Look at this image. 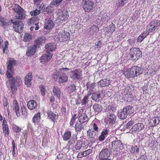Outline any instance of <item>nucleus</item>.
<instances>
[{
	"label": "nucleus",
	"instance_id": "f257e3e1",
	"mask_svg": "<svg viewBox=\"0 0 160 160\" xmlns=\"http://www.w3.org/2000/svg\"><path fill=\"white\" fill-rule=\"evenodd\" d=\"M142 56V52L138 48H132L130 49V52L127 57L133 60L137 61Z\"/></svg>",
	"mask_w": 160,
	"mask_h": 160
},
{
	"label": "nucleus",
	"instance_id": "f03ea898",
	"mask_svg": "<svg viewBox=\"0 0 160 160\" xmlns=\"http://www.w3.org/2000/svg\"><path fill=\"white\" fill-rule=\"evenodd\" d=\"M65 69L68 68H62L59 70V72L53 75L54 78L59 83L66 82L68 80V78L64 72Z\"/></svg>",
	"mask_w": 160,
	"mask_h": 160
},
{
	"label": "nucleus",
	"instance_id": "7ed1b4c3",
	"mask_svg": "<svg viewBox=\"0 0 160 160\" xmlns=\"http://www.w3.org/2000/svg\"><path fill=\"white\" fill-rule=\"evenodd\" d=\"M141 69L137 66L132 67L129 70L125 71V76L127 78H133L139 75L140 74Z\"/></svg>",
	"mask_w": 160,
	"mask_h": 160
},
{
	"label": "nucleus",
	"instance_id": "20e7f679",
	"mask_svg": "<svg viewBox=\"0 0 160 160\" xmlns=\"http://www.w3.org/2000/svg\"><path fill=\"white\" fill-rule=\"evenodd\" d=\"M12 23L13 24V28L15 32L19 33L23 31V24L22 21L17 20L15 18L11 20Z\"/></svg>",
	"mask_w": 160,
	"mask_h": 160
},
{
	"label": "nucleus",
	"instance_id": "39448f33",
	"mask_svg": "<svg viewBox=\"0 0 160 160\" xmlns=\"http://www.w3.org/2000/svg\"><path fill=\"white\" fill-rule=\"evenodd\" d=\"M94 4L93 2L89 0H82L81 5L86 12H89L93 8Z\"/></svg>",
	"mask_w": 160,
	"mask_h": 160
},
{
	"label": "nucleus",
	"instance_id": "423d86ee",
	"mask_svg": "<svg viewBox=\"0 0 160 160\" xmlns=\"http://www.w3.org/2000/svg\"><path fill=\"white\" fill-rule=\"evenodd\" d=\"M16 64V61L13 59H11L9 62V64L8 65L7 72L6 75L8 78H9L12 76L13 73V66H15Z\"/></svg>",
	"mask_w": 160,
	"mask_h": 160
},
{
	"label": "nucleus",
	"instance_id": "0eeeda50",
	"mask_svg": "<svg viewBox=\"0 0 160 160\" xmlns=\"http://www.w3.org/2000/svg\"><path fill=\"white\" fill-rule=\"evenodd\" d=\"M109 146V148L113 151L117 150L118 149L122 150L123 148L122 143L119 140L112 141L111 145L110 144Z\"/></svg>",
	"mask_w": 160,
	"mask_h": 160
},
{
	"label": "nucleus",
	"instance_id": "6e6552de",
	"mask_svg": "<svg viewBox=\"0 0 160 160\" xmlns=\"http://www.w3.org/2000/svg\"><path fill=\"white\" fill-rule=\"evenodd\" d=\"M70 34L68 32L62 31L59 32L57 39L60 42H63L70 39Z\"/></svg>",
	"mask_w": 160,
	"mask_h": 160
},
{
	"label": "nucleus",
	"instance_id": "1a4fd4ad",
	"mask_svg": "<svg viewBox=\"0 0 160 160\" xmlns=\"http://www.w3.org/2000/svg\"><path fill=\"white\" fill-rule=\"evenodd\" d=\"M160 25V21L157 20L152 22L147 26V29H148V32H153Z\"/></svg>",
	"mask_w": 160,
	"mask_h": 160
},
{
	"label": "nucleus",
	"instance_id": "9d476101",
	"mask_svg": "<svg viewBox=\"0 0 160 160\" xmlns=\"http://www.w3.org/2000/svg\"><path fill=\"white\" fill-rule=\"evenodd\" d=\"M52 53L47 52L43 55L40 58V61L42 63L44 64L49 62L52 58Z\"/></svg>",
	"mask_w": 160,
	"mask_h": 160
},
{
	"label": "nucleus",
	"instance_id": "9b49d317",
	"mask_svg": "<svg viewBox=\"0 0 160 160\" xmlns=\"http://www.w3.org/2000/svg\"><path fill=\"white\" fill-rule=\"evenodd\" d=\"M144 127L143 124L138 123L134 125L131 129V131L132 134L139 132L141 131Z\"/></svg>",
	"mask_w": 160,
	"mask_h": 160
},
{
	"label": "nucleus",
	"instance_id": "f8f14e48",
	"mask_svg": "<svg viewBox=\"0 0 160 160\" xmlns=\"http://www.w3.org/2000/svg\"><path fill=\"white\" fill-rule=\"evenodd\" d=\"M69 15L68 12L66 10H63L58 17V20H60V22L62 23L63 21H66L68 18Z\"/></svg>",
	"mask_w": 160,
	"mask_h": 160
},
{
	"label": "nucleus",
	"instance_id": "ddd939ff",
	"mask_svg": "<svg viewBox=\"0 0 160 160\" xmlns=\"http://www.w3.org/2000/svg\"><path fill=\"white\" fill-rule=\"evenodd\" d=\"M110 155V150L107 148H103L100 152L99 156V158H108Z\"/></svg>",
	"mask_w": 160,
	"mask_h": 160
},
{
	"label": "nucleus",
	"instance_id": "4468645a",
	"mask_svg": "<svg viewBox=\"0 0 160 160\" xmlns=\"http://www.w3.org/2000/svg\"><path fill=\"white\" fill-rule=\"evenodd\" d=\"M32 79V73H28L24 78L25 84L28 87H30L31 85V81Z\"/></svg>",
	"mask_w": 160,
	"mask_h": 160
},
{
	"label": "nucleus",
	"instance_id": "2eb2a0df",
	"mask_svg": "<svg viewBox=\"0 0 160 160\" xmlns=\"http://www.w3.org/2000/svg\"><path fill=\"white\" fill-rule=\"evenodd\" d=\"M70 75L71 78L73 80L78 79L81 77L80 72L78 70L71 71Z\"/></svg>",
	"mask_w": 160,
	"mask_h": 160
},
{
	"label": "nucleus",
	"instance_id": "dca6fc26",
	"mask_svg": "<svg viewBox=\"0 0 160 160\" xmlns=\"http://www.w3.org/2000/svg\"><path fill=\"white\" fill-rule=\"evenodd\" d=\"M36 46L35 45L30 46L28 48V50L26 53V55L28 56L32 55L36 52Z\"/></svg>",
	"mask_w": 160,
	"mask_h": 160
},
{
	"label": "nucleus",
	"instance_id": "f3484780",
	"mask_svg": "<svg viewBox=\"0 0 160 160\" xmlns=\"http://www.w3.org/2000/svg\"><path fill=\"white\" fill-rule=\"evenodd\" d=\"M53 22L49 19H46L45 21L44 27L47 29L52 28L54 26Z\"/></svg>",
	"mask_w": 160,
	"mask_h": 160
},
{
	"label": "nucleus",
	"instance_id": "a211bd4d",
	"mask_svg": "<svg viewBox=\"0 0 160 160\" xmlns=\"http://www.w3.org/2000/svg\"><path fill=\"white\" fill-rule=\"evenodd\" d=\"M47 113L48 115V118L54 122L58 118V113L56 112H54L51 111H48L47 112Z\"/></svg>",
	"mask_w": 160,
	"mask_h": 160
},
{
	"label": "nucleus",
	"instance_id": "6ab92c4d",
	"mask_svg": "<svg viewBox=\"0 0 160 160\" xmlns=\"http://www.w3.org/2000/svg\"><path fill=\"white\" fill-rule=\"evenodd\" d=\"M52 92L55 96L60 99L62 93L59 88L56 86H54L53 88Z\"/></svg>",
	"mask_w": 160,
	"mask_h": 160
},
{
	"label": "nucleus",
	"instance_id": "aec40b11",
	"mask_svg": "<svg viewBox=\"0 0 160 160\" xmlns=\"http://www.w3.org/2000/svg\"><path fill=\"white\" fill-rule=\"evenodd\" d=\"M99 28L96 26L93 25L90 27L88 32L91 35L96 34L98 32Z\"/></svg>",
	"mask_w": 160,
	"mask_h": 160
},
{
	"label": "nucleus",
	"instance_id": "412c9836",
	"mask_svg": "<svg viewBox=\"0 0 160 160\" xmlns=\"http://www.w3.org/2000/svg\"><path fill=\"white\" fill-rule=\"evenodd\" d=\"M26 12L24 10L20 12L19 13H16L15 14V19L21 20L24 19L26 17L25 14Z\"/></svg>",
	"mask_w": 160,
	"mask_h": 160
},
{
	"label": "nucleus",
	"instance_id": "4be33fe9",
	"mask_svg": "<svg viewBox=\"0 0 160 160\" xmlns=\"http://www.w3.org/2000/svg\"><path fill=\"white\" fill-rule=\"evenodd\" d=\"M45 48L47 50V52H52L56 48V46L54 43H49L45 46Z\"/></svg>",
	"mask_w": 160,
	"mask_h": 160
},
{
	"label": "nucleus",
	"instance_id": "5701e85b",
	"mask_svg": "<svg viewBox=\"0 0 160 160\" xmlns=\"http://www.w3.org/2000/svg\"><path fill=\"white\" fill-rule=\"evenodd\" d=\"M115 30V26L113 23L111 24L109 26L105 28V31L108 33H112Z\"/></svg>",
	"mask_w": 160,
	"mask_h": 160
},
{
	"label": "nucleus",
	"instance_id": "b1692460",
	"mask_svg": "<svg viewBox=\"0 0 160 160\" xmlns=\"http://www.w3.org/2000/svg\"><path fill=\"white\" fill-rule=\"evenodd\" d=\"M83 123L79 121H77L75 124L74 128L77 132H80L84 128Z\"/></svg>",
	"mask_w": 160,
	"mask_h": 160
},
{
	"label": "nucleus",
	"instance_id": "393cba45",
	"mask_svg": "<svg viewBox=\"0 0 160 160\" xmlns=\"http://www.w3.org/2000/svg\"><path fill=\"white\" fill-rule=\"evenodd\" d=\"M2 126L3 133L5 134V135L7 137L9 134L8 128L7 123L5 119L3 121Z\"/></svg>",
	"mask_w": 160,
	"mask_h": 160
},
{
	"label": "nucleus",
	"instance_id": "a878e982",
	"mask_svg": "<svg viewBox=\"0 0 160 160\" xmlns=\"http://www.w3.org/2000/svg\"><path fill=\"white\" fill-rule=\"evenodd\" d=\"M45 42L44 37H42L37 39L34 42V44L36 46V47L39 46L40 45H42Z\"/></svg>",
	"mask_w": 160,
	"mask_h": 160
},
{
	"label": "nucleus",
	"instance_id": "bb28decb",
	"mask_svg": "<svg viewBox=\"0 0 160 160\" xmlns=\"http://www.w3.org/2000/svg\"><path fill=\"white\" fill-rule=\"evenodd\" d=\"M78 120L79 122L83 123L85 122H88V118L86 114L85 113H83L79 117Z\"/></svg>",
	"mask_w": 160,
	"mask_h": 160
},
{
	"label": "nucleus",
	"instance_id": "cd10ccee",
	"mask_svg": "<svg viewBox=\"0 0 160 160\" xmlns=\"http://www.w3.org/2000/svg\"><path fill=\"white\" fill-rule=\"evenodd\" d=\"M38 18V17H32L29 19L28 21V23L29 25L31 26L33 25H38V23L36 21Z\"/></svg>",
	"mask_w": 160,
	"mask_h": 160
},
{
	"label": "nucleus",
	"instance_id": "c85d7f7f",
	"mask_svg": "<svg viewBox=\"0 0 160 160\" xmlns=\"http://www.w3.org/2000/svg\"><path fill=\"white\" fill-rule=\"evenodd\" d=\"M160 121L158 117H154L150 120V125L151 126H156L159 123Z\"/></svg>",
	"mask_w": 160,
	"mask_h": 160
},
{
	"label": "nucleus",
	"instance_id": "c756f323",
	"mask_svg": "<svg viewBox=\"0 0 160 160\" xmlns=\"http://www.w3.org/2000/svg\"><path fill=\"white\" fill-rule=\"evenodd\" d=\"M8 78L9 79V81H12V80H14V83L18 86L20 84L22 83V80L19 77H17L15 78H13L12 76V77Z\"/></svg>",
	"mask_w": 160,
	"mask_h": 160
},
{
	"label": "nucleus",
	"instance_id": "7c9ffc66",
	"mask_svg": "<svg viewBox=\"0 0 160 160\" xmlns=\"http://www.w3.org/2000/svg\"><path fill=\"white\" fill-rule=\"evenodd\" d=\"M37 105L36 102L33 100L29 101L27 104L28 108L30 110H33L35 109L37 107Z\"/></svg>",
	"mask_w": 160,
	"mask_h": 160
},
{
	"label": "nucleus",
	"instance_id": "2f4dec72",
	"mask_svg": "<svg viewBox=\"0 0 160 160\" xmlns=\"http://www.w3.org/2000/svg\"><path fill=\"white\" fill-rule=\"evenodd\" d=\"M12 9L16 13H19L24 10L18 4H15L12 6Z\"/></svg>",
	"mask_w": 160,
	"mask_h": 160
},
{
	"label": "nucleus",
	"instance_id": "473e14b6",
	"mask_svg": "<svg viewBox=\"0 0 160 160\" xmlns=\"http://www.w3.org/2000/svg\"><path fill=\"white\" fill-rule=\"evenodd\" d=\"M13 109L15 111L16 114L18 117H19L20 116V109L19 107V105L17 101H14V102Z\"/></svg>",
	"mask_w": 160,
	"mask_h": 160
},
{
	"label": "nucleus",
	"instance_id": "72a5a7b5",
	"mask_svg": "<svg viewBox=\"0 0 160 160\" xmlns=\"http://www.w3.org/2000/svg\"><path fill=\"white\" fill-rule=\"evenodd\" d=\"M110 84V81L107 79L101 80L98 82V85L102 87L108 86Z\"/></svg>",
	"mask_w": 160,
	"mask_h": 160
},
{
	"label": "nucleus",
	"instance_id": "f704fd0d",
	"mask_svg": "<svg viewBox=\"0 0 160 160\" xmlns=\"http://www.w3.org/2000/svg\"><path fill=\"white\" fill-rule=\"evenodd\" d=\"M86 146L85 145L84 142L80 140H78L75 146V148L77 150H79L82 147L84 148Z\"/></svg>",
	"mask_w": 160,
	"mask_h": 160
},
{
	"label": "nucleus",
	"instance_id": "c9c22d12",
	"mask_svg": "<svg viewBox=\"0 0 160 160\" xmlns=\"http://www.w3.org/2000/svg\"><path fill=\"white\" fill-rule=\"evenodd\" d=\"M42 7V9H44V10L43 12H44V14H48V13L52 12L53 11V9H52V8L53 7H52L51 6L50 4V6H48L45 9V6L41 4L40 6V8Z\"/></svg>",
	"mask_w": 160,
	"mask_h": 160
},
{
	"label": "nucleus",
	"instance_id": "e433bc0d",
	"mask_svg": "<svg viewBox=\"0 0 160 160\" xmlns=\"http://www.w3.org/2000/svg\"><path fill=\"white\" fill-rule=\"evenodd\" d=\"M71 136V132L70 131H66L62 135L63 140L67 141L69 140Z\"/></svg>",
	"mask_w": 160,
	"mask_h": 160
},
{
	"label": "nucleus",
	"instance_id": "4c0bfd02",
	"mask_svg": "<svg viewBox=\"0 0 160 160\" xmlns=\"http://www.w3.org/2000/svg\"><path fill=\"white\" fill-rule=\"evenodd\" d=\"M124 112H126L128 115L131 114L134 112V109L131 106H128L124 108L123 109Z\"/></svg>",
	"mask_w": 160,
	"mask_h": 160
},
{
	"label": "nucleus",
	"instance_id": "58836bf2",
	"mask_svg": "<svg viewBox=\"0 0 160 160\" xmlns=\"http://www.w3.org/2000/svg\"><path fill=\"white\" fill-rule=\"evenodd\" d=\"M149 32L148 31H144L140 35L138 38V42H141L148 35Z\"/></svg>",
	"mask_w": 160,
	"mask_h": 160
},
{
	"label": "nucleus",
	"instance_id": "ea45409f",
	"mask_svg": "<svg viewBox=\"0 0 160 160\" xmlns=\"http://www.w3.org/2000/svg\"><path fill=\"white\" fill-rule=\"evenodd\" d=\"M102 93L101 91L96 92L92 94L91 98L93 100L96 101L100 97Z\"/></svg>",
	"mask_w": 160,
	"mask_h": 160
},
{
	"label": "nucleus",
	"instance_id": "a19ab883",
	"mask_svg": "<svg viewBox=\"0 0 160 160\" xmlns=\"http://www.w3.org/2000/svg\"><path fill=\"white\" fill-rule=\"evenodd\" d=\"M93 108L94 111L97 114L101 111L102 107L101 105L97 104H95L93 106Z\"/></svg>",
	"mask_w": 160,
	"mask_h": 160
},
{
	"label": "nucleus",
	"instance_id": "79ce46f5",
	"mask_svg": "<svg viewBox=\"0 0 160 160\" xmlns=\"http://www.w3.org/2000/svg\"><path fill=\"white\" fill-rule=\"evenodd\" d=\"M14 80L9 81L11 86V89L13 94H14L17 90V86H18L14 83Z\"/></svg>",
	"mask_w": 160,
	"mask_h": 160
},
{
	"label": "nucleus",
	"instance_id": "37998d69",
	"mask_svg": "<svg viewBox=\"0 0 160 160\" xmlns=\"http://www.w3.org/2000/svg\"><path fill=\"white\" fill-rule=\"evenodd\" d=\"M108 119L110 123L113 124L116 120V116L113 114L110 115L108 117Z\"/></svg>",
	"mask_w": 160,
	"mask_h": 160
},
{
	"label": "nucleus",
	"instance_id": "c03bdc74",
	"mask_svg": "<svg viewBox=\"0 0 160 160\" xmlns=\"http://www.w3.org/2000/svg\"><path fill=\"white\" fill-rule=\"evenodd\" d=\"M130 151L132 153L136 155L139 151V148L137 146H132Z\"/></svg>",
	"mask_w": 160,
	"mask_h": 160
},
{
	"label": "nucleus",
	"instance_id": "a18cd8bd",
	"mask_svg": "<svg viewBox=\"0 0 160 160\" xmlns=\"http://www.w3.org/2000/svg\"><path fill=\"white\" fill-rule=\"evenodd\" d=\"M63 0H53L50 3L51 6L54 7L59 5L62 2Z\"/></svg>",
	"mask_w": 160,
	"mask_h": 160
},
{
	"label": "nucleus",
	"instance_id": "49530a36",
	"mask_svg": "<svg viewBox=\"0 0 160 160\" xmlns=\"http://www.w3.org/2000/svg\"><path fill=\"white\" fill-rule=\"evenodd\" d=\"M129 0H117L116 3V5L118 6H122L127 3Z\"/></svg>",
	"mask_w": 160,
	"mask_h": 160
},
{
	"label": "nucleus",
	"instance_id": "de8ad7c7",
	"mask_svg": "<svg viewBox=\"0 0 160 160\" xmlns=\"http://www.w3.org/2000/svg\"><path fill=\"white\" fill-rule=\"evenodd\" d=\"M88 134L89 138L95 139L97 137V133H95L94 131L89 130L88 131Z\"/></svg>",
	"mask_w": 160,
	"mask_h": 160
},
{
	"label": "nucleus",
	"instance_id": "09e8293b",
	"mask_svg": "<svg viewBox=\"0 0 160 160\" xmlns=\"http://www.w3.org/2000/svg\"><path fill=\"white\" fill-rule=\"evenodd\" d=\"M40 113L38 112L35 114L32 118V120L33 122L35 123L39 122L40 119Z\"/></svg>",
	"mask_w": 160,
	"mask_h": 160
},
{
	"label": "nucleus",
	"instance_id": "8fccbe9b",
	"mask_svg": "<svg viewBox=\"0 0 160 160\" xmlns=\"http://www.w3.org/2000/svg\"><path fill=\"white\" fill-rule=\"evenodd\" d=\"M77 141V138L76 137H72L70 138L69 140L68 141V146L69 148H70V146L74 145L75 142Z\"/></svg>",
	"mask_w": 160,
	"mask_h": 160
},
{
	"label": "nucleus",
	"instance_id": "3c124183",
	"mask_svg": "<svg viewBox=\"0 0 160 160\" xmlns=\"http://www.w3.org/2000/svg\"><path fill=\"white\" fill-rule=\"evenodd\" d=\"M124 110L122 109V111L118 113V117L122 119H125L127 116V114L124 112Z\"/></svg>",
	"mask_w": 160,
	"mask_h": 160
},
{
	"label": "nucleus",
	"instance_id": "603ef678",
	"mask_svg": "<svg viewBox=\"0 0 160 160\" xmlns=\"http://www.w3.org/2000/svg\"><path fill=\"white\" fill-rule=\"evenodd\" d=\"M95 84L94 83H88L87 84V88L89 89L90 90H91V92L90 93V91L88 92V95L89 96H90L91 94V93L92 92V90L95 87Z\"/></svg>",
	"mask_w": 160,
	"mask_h": 160
},
{
	"label": "nucleus",
	"instance_id": "864d4df0",
	"mask_svg": "<svg viewBox=\"0 0 160 160\" xmlns=\"http://www.w3.org/2000/svg\"><path fill=\"white\" fill-rule=\"evenodd\" d=\"M89 99L88 96L87 95L84 96L81 102L82 105H86L87 103H88L89 101H90L89 100Z\"/></svg>",
	"mask_w": 160,
	"mask_h": 160
},
{
	"label": "nucleus",
	"instance_id": "5fc2aeb1",
	"mask_svg": "<svg viewBox=\"0 0 160 160\" xmlns=\"http://www.w3.org/2000/svg\"><path fill=\"white\" fill-rule=\"evenodd\" d=\"M31 35L29 33H25L23 38V41L25 42L28 41L32 39Z\"/></svg>",
	"mask_w": 160,
	"mask_h": 160
},
{
	"label": "nucleus",
	"instance_id": "6e6d98bb",
	"mask_svg": "<svg viewBox=\"0 0 160 160\" xmlns=\"http://www.w3.org/2000/svg\"><path fill=\"white\" fill-rule=\"evenodd\" d=\"M40 13V11L37 9L33 10L30 12V14L32 16H36L39 15Z\"/></svg>",
	"mask_w": 160,
	"mask_h": 160
},
{
	"label": "nucleus",
	"instance_id": "4d7b16f0",
	"mask_svg": "<svg viewBox=\"0 0 160 160\" xmlns=\"http://www.w3.org/2000/svg\"><path fill=\"white\" fill-rule=\"evenodd\" d=\"M106 15L104 14L102 15V14H100L98 16V18L99 19H101L102 21H108V16L106 17Z\"/></svg>",
	"mask_w": 160,
	"mask_h": 160
},
{
	"label": "nucleus",
	"instance_id": "13d9d810",
	"mask_svg": "<svg viewBox=\"0 0 160 160\" xmlns=\"http://www.w3.org/2000/svg\"><path fill=\"white\" fill-rule=\"evenodd\" d=\"M68 89L69 92H73L76 90V86L74 84H71L68 87Z\"/></svg>",
	"mask_w": 160,
	"mask_h": 160
},
{
	"label": "nucleus",
	"instance_id": "bf43d9fd",
	"mask_svg": "<svg viewBox=\"0 0 160 160\" xmlns=\"http://www.w3.org/2000/svg\"><path fill=\"white\" fill-rule=\"evenodd\" d=\"M92 129L93 130L92 131H94L96 133H97L98 132L99 129L97 125L95 123L93 124Z\"/></svg>",
	"mask_w": 160,
	"mask_h": 160
},
{
	"label": "nucleus",
	"instance_id": "052dcab7",
	"mask_svg": "<svg viewBox=\"0 0 160 160\" xmlns=\"http://www.w3.org/2000/svg\"><path fill=\"white\" fill-rule=\"evenodd\" d=\"M22 113L23 116H25L27 114V109L25 106H22L21 107Z\"/></svg>",
	"mask_w": 160,
	"mask_h": 160
},
{
	"label": "nucleus",
	"instance_id": "680f3d73",
	"mask_svg": "<svg viewBox=\"0 0 160 160\" xmlns=\"http://www.w3.org/2000/svg\"><path fill=\"white\" fill-rule=\"evenodd\" d=\"M77 115L76 114H74L72 117L71 121L70 122V126L73 125L74 122L77 119Z\"/></svg>",
	"mask_w": 160,
	"mask_h": 160
},
{
	"label": "nucleus",
	"instance_id": "e2e57ef3",
	"mask_svg": "<svg viewBox=\"0 0 160 160\" xmlns=\"http://www.w3.org/2000/svg\"><path fill=\"white\" fill-rule=\"evenodd\" d=\"M92 152V150L89 149L84 151L82 152V155H83V156H86L91 153Z\"/></svg>",
	"mask_w": 160,
	"mask_h": 160
},
{
	"label": "nucleus",
	"instance_id": "0e129e2a",
	"mask_svg": "<svg viewBox=\"0 0 160 160\" xmlns=\"http://www.w3.org/2000/svg\"><path fill=\"white\" fill-rule=\"evenodd\" d=\"M40 88L42 95L44 96L45 94V87L43 86H41L40 87Z\"/></svg>",
	"mask_w": 160,
	"mask_h": 160
},
{
	"label": "nucleus",
	"instance_id": "69168bd1",
	"mask_svg": "<svg viewBox=\"0 0 160 160\" xmlns=\"http://www.w3.org/2000/svg\"><path fill=\"white\" fill-rule=\"evenodd\" d=\"M12 153L13 155L14 156V155L15 154V149L16 148V146L15 142L13 140L12 141Z\"/></svg>",
	"mask_w": 160,
	"mask_h": 160
},
{
	"label": "nucleus",
	"instance_id": "338daca9",
	"mask_svg": "<svg viewBox=\"0 0 160 160\" xmlns=\"http://www.w3.org/2000/svg\"><path fill=\"white\" fill-rule=\"evenodd\" d=\"M13 130L17 132H18L21 130V128L17 126H13Z\"/></svg>",
	"mask_w": 160,
	"mask_h": 160
},
{
	"label": "nucleus",
	"instance_id": "774afa93",
	"mask_svg": "<svg viewBox=\"0 0 160 160\" xmlns=\"http://www.w3.org/2000/svg\"><path fill=\"white\" fill-rule=\"evenodd\" d=\"M135 39L134 38H132L129 39L128 40V42L130 45H132L135 43Z\"/></svg>",
	"mask_w": 160,
	"mask_h": 160
}]
</instances>
